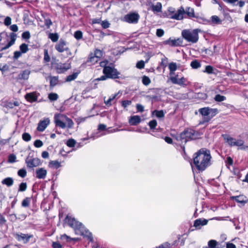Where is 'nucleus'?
Instances as JSON below:
<instances>
[{"label": "nucleus", "mask_w": 248, "mask_h": 248, "mask_svg": "<svg viewBox=\"0 0 248 248\" xmlns=\"http://www.w3.org/2000/svg\"><path fill=\"white\" fill-rule=\"evenodd\" d=\"M212 156L209 150L202 148L195 153L193 155V162L199 171L202 172L211 165Z\"/></svg>", "instance_id": "f257e3e1"}, {"label": "nucleus", "mask_w": 248, "mask_h": 248, "mask_svg": "<svg viewBox=\"0 0 248 248\" xmlns=\"http://www.w3.org/2000/svg\"><path fill=\"white\" fill-rule=\"evenodd\" d=\"M168 17L177 20H182L184 18H198L195 15L194 8L191 7H186L185 9L181 6L176 11L174 8L170 7L168 9Z\"/></svg>", "instance_id": "f03ea898"}, {"label": "nucleus", "mask_w": 248, "mask_h": 248, "mask_svg": "<svg viewBox=\"0 0 248 248\" xmlns=\"http://www.w3.org/2000/svg\"><path fill=\"white\" fill-rule=\"evenodd\" d=\"M200 136L201 134L198 131L192 128L187 127L180 134L173 136V137L174 140L180 142L182 144L181 148L184 155H186L185 144L189 141L199 139Z\"/></svg>", "instance_id": "7ed1b4c3"}, {"label": "nucleus", "mask_w": 248, "mask_h": 248, "mask_svg": "<svg viewBox=\"0 0 248 248\" xmlns=\"http://www.w3.org/2000/svg\"><path fill=\"white\" fill-rule=\"evenodd\" d=\"M65 222L74 230L76 234L84 235L85 230L84 225L81 222L76 220L75 218L67 216L65 218Z\"/></svg>", "instance_id": "20e7f679"}, {"label": "nucleus", "mask_w": 248, "mask_h": 248, "mask_svg": "<svg viewBox=\"0 0 248 248\" xmlns=\"http://www.w3.org/2000/svg\"><path fill=\"white\" fill-rule=\"evenodd\" d=\"M54 118L55 125L62 129H64L66 127V123L63 122V120H65L68 128H71L74 125L72 120L64 114L61 113L56 114Z\"/></svg>", "instance_id": "39448f33"}, {"label": "nucleus", "mask_w": 248, "mask_h": 248, "mask_svg": "<svg viewBox=\"0 0 248 248\" xmlns=\"http://www.w3.org/2000/svg\"><path fill=\"white\" fill-rule=\"evenodd\" d=\"M68 43L63 38H61L54 46L55 50L59 53H66V57L72 56V53L68 47Z\"/></svg>", "instance_id": "423d86ee"}, {"label": "nucleus", "mask_w": 248, "mask_h": 248, "mask_svg": "<svg viewBox=\"0 0 248 248\" xmlns=\"http://www.w3.org/2000/svg\"><path fill=\"white\" fill-rule=\"evenodd\" d=\"M199 30L194 29L192 31L184 30L182 31V36L186 41L196 43L199 40Z\"/></svg>", "instance_id": "0eeeda50"}, {"label": "nucleus", "mask_w": 248, "mask_h": 248, "mask_svg": "<svg viewBox=\"0 0 248 248\" xmlns=\"http://www.w3.org/2000/svg\"><path fill=\"white\" fill-rule=\"evenodd\" d=\"M103 74H106L110 79H117L120 78V73L116 69L111 63L108 66L104 67L103 70Z\"/></svg>", "instance_id": "6e6552de"}, {"label": "nucleus", "mask_w": 248, "mask_h": 248, "mask_svg": "<svg viewBox=\"0 0 248 248\" xmlns=\"http://www.w3.org/2000/svg\"><path fill=\"white\" fill-rule=\"evenodd\" d=\"M222 137L225 141V142L227 143L230 146H242L244 144V141L241 139L236 140L235 139L231 137L228 134H222Z\"/></svg>", "instance_id": "1a4fd4ad"}, {"label": "nucleus", "mask_w": 248, "mask_h": 248, "mask_svg": "<svg viewBox=\"0 0 248 248\" xmlns=\"http://www.w3.org/2000/svg\"><path fill=\"white\" fill-rule=\"evenodd\" d=\"M178 75L173 77L170 76V79L173 84L178 85L182 87H186L190 84L187 78L182 77L178 78Z\"/></svg>", "instance_id": "9d476101"}, {"label": "nucleus", "mask_w": 248, "mask_h": 248, "mask_svg": "<svg viewBox=\"0 0 248 248\" xmlns=\"http://www.w3.org/2000/svg\"><path fill=\"white\" fill-rule=\"evenodd\" d=\"M124 21L130 24H136L140 19V15L136 13H130L124 16Z\"/></svg>", "instance_id": "9b49d317"}, {"label": "nucleus", "mask_w": 248, "mask_h": 248, "mask_svg": "<svg viewBox=\"0 0 248 248\" xmlns=\"http://www.w3.org/2000/svg\"><path fill=\"white\" fill-rule=\"evenodd\" d=\"M14 237L18 241L22 242L24 244H26L30 241L31 238L33 237V235L20 232L15 234Z\"/></svg>", "instance_id": "f8f14e48"}, {"label": "nucleus", "mask_w": 248, "mask_h": 248, "mask_svg": "<svg viewBox=\"0 0 248 248\" xmlns=\"http://www.w3.org/2000/svg\"><path fill=\"white\" fill-rule=\"evenodd\" d=\"M70 67V64L66 63H56L54 65V68L58 74L64 73Z\"/></svg>", "instance_id": "ddd939ff"}, {"label": "nucleus", "mask_w": 248, "mask_h": 248, "mask_svg": "<svg viewBox=\"0 0 248 248\" xmlns=\"http://www.w3.org/2000/svg\"><path fill=\"white\" fill-rule=\"evenodd\" d=\"M26 163L28 168H32L39 166L41 162L40 160L38 158L27 157L26 159Z\"/></svg>", "instance_id": "4468645a"}, {"label": "nucleus", "mask_w": 248, "mask_h": 248, "mask_svg": "<svg viewBox=\"0 0 248 248\" xmlns=\"http://www.w3.org/2000/svg\"><path fill=\"white\" fill-rule=\"evenodd\" d=\"M40 93L36 92H33L29 93H27L25 95V98L27 101L33 103L37 101L38 96Z\"/></svg>", "instance_id": "2eb2a0df"}, {"label": "nucleus", "mask_w": 248, "mask_h": 248, "mask_svg": "<svg viewBox=\"0 0 248 248\" xmlns=\"http://www.w3.org/2000/svg\"><path fill=\"white\" fill-rule=\"evenodd\" d=\"M232 200L235 201L236 202L240 203L242 205H244L248 202V198L244 195L231 197Z\"/></svg>", "instance_id": "dca6fc26"}, {"label": "nucleus", "mask_w": 248, "mask_h": 248, "mask_svg": "<svg viewBox=\"0 0 248 248\" xmlns=\"http://www.w3.org/2000/svg\"><path fill=\"white\" fill-rule=\"evenodd\" d=\"M49 118H46L43 121H40L38 124L37 130L40 132L44 131L49 124Z\"/></svg>", "instance_id": "f3484780"}, {"label": "nucleus", "mask_w": 248, "mask_h": 248, "mask_svg": "<svg viewBox=\"0 0 248 248\" xmlns=\"http://www.w3.org/2000/svg\"><path fill=\"white\" fill-rule=\"evenodd\" d=\"M10 41L5 46L1 49V50H4L8 49L15 44L16 38V34L15 32H11L10 33Z\"/></svg>", "instance_id": "a211bd4d"}, {"label": "nucleus", "mask_w": 248, "mask_h": 248, "mask_svg": "<svg viewBox=\"0 0 248 248\" xmlns=\"http://www.w3.org/2000/svg\"><path fill=\"white\" fill-rule=\"evenodd\" d=\"M208 222V220L204 218H198L196 219L194 222V226L197 229H200L201 226L206 225Z\"/></svg>", "instance_id": "6ab92c4d"}, {"label": "nucleus", "mask_w": 248, "mask_h": 248, "mask_svg": "<svg viewBox=\"0 0 248 248\" xmlns=\"http://www.w3.org/2000/svg\"><path fill=\"white\" fill-rule=\"evenodd\" d=\"M46 174L47 170L43 168H39L36 170V177L38 179H45Z\"/></svg>", "instance_id": "aec40b11"}, {"label": "nucleus", "mask_w": 248, "mask_h": 248, "mask_svg": "<svg viewBox=\"0 0 248 248\" xmlns=\"http://www.w3.org/2000/svg\"><path fill=\"white\" fill-rule=\"evenodd\" d=\"M100 60L95 56L93 53L91 52L88 56L86 61V63H89L90 65H94L97 63Z\"/></svg>", "instance_id": "412c9836"}, {"label": "nucleus", "mask_w": 248, "mask_h": 248, "mask_svg": "<svg viewBox=\"0 0 248 248\" xmlns=\"http://www.w3.org/2000/svg\"><path fill=\"white\" fill-rule=\"evenodd\" d=\"M141 122V118L138 115L131 116L129 119V123L131 125H137Z\"/></svg>", "instance_id": "4be33fe9"}, {"label": "nucleus", "mask_w": 248, "mask_h": 248, "mask_svg": "<svg viewBox=\"0 0 248 248\" xmlns=\"http://www.w3.org/2000/svg\"><path fill=\"white\" fill-rule=\"evenodd\" d=\"M30 71L28 69H26L22 71L18 75L17 79L20 80H27L29 78L30 74Z\"/></svg>", "instance_id": "5701e85b"}, {"label": "nucleus", "mask_w": 248, "mask_h": 248, "mask_svg": "<svg viewBox=\"0 0 248 248\" xmlns=\"http://www.w3.org/2000/svg\"><path fill=\"white\" fill-rule=\"evenodd\" d=\"M44 19V23L47 29H49L50 26L52 25V22L49 17V15L45 14L42 15Z\"/></svg>", "instance_id": "b1692460"}, {"label": "nucleus", "mask_w": 248, "mask_h": 248, "mask_svg": "<svg viewBox=\"0 0 248 248\" xmlns=\"http://www.w3.org/2000/svg\"><path fill=\"white\" fill-rule=\"evenodd\" d=\"M1 183L8 187H10L14 184V179L12 177H6L2 180Z\"/></svg>", "instance_id": "393cba45"}, {"label": "nucleus", "mask_w": 248, "mask_h": 248, "mask_svg": "<svg viewBox=\"0 0 248 248\" xmlns=\"http://www.w3.org/2000/svg\"><path fill=\"white\" fill-rule=\"evenodd\" d=\"M50 85L49 86L50 88H53L57 84H58L59 82V78L58 76H50Z\"/></svg>", "instance_id": "a878e982"}, {"label": "nucleus", "mask_w": 248, "mask_h": 248, "mask_svg": "<svg viewBox=\"0 0 248 248\" xmlns=\"http://www.w3.org/2000/svg\"><path fill=\"white\" fill-rule=\"evenodd\" d=\"M162 4L160 2L156 3L155 5L152 4L151 6L152 10L154 12L159 13L162 11Z\"/></svg>", "instance_id": "bb28decb"}, {"label": "nucleus", "mask_w": 248, "mask_h": 248, "mask_svg": "<svg viewBox=\"0 0 248 248\" xmlns=\"http://www.w3.org/2000/svg\"><path fill=\"white\" fill-rule=\"evenodd\" d=\"M168 67L170 70V75H174V72L177 69V66L175 62H171L169 64Z\"/></svg>", "instance_id": "cd10ccee"}, {"label": "nucleus", "mask_w": 248, "mask_h": 248, "mask_svg": "<svg viewBox=\"0 0 248 248\" xmlns=\"http://www.w3.org/2000/svg\"><path fill=\"white\" fill-rule=\"evenodd\" d=\"M199 112L203 116H208L210 114V108L205 107L199 109Z\"/></svg>", "instance_id": "c85d7f7f"}, {"label": "nucleus", "mask_w": 248, "mask_h": 248, "mask_svg": "<svg viewBox=\"0 0 248 248\" xmlns=\"http://www.w3.org/2000/svg\"><path fill=\"white\" fill-rule=\"evenodd\" d=\"M48 37L53 43H56L59 40V35L58 33H49Z\"/></svg>", "instance_id": "c756f323"}, {"label": "nucleus", "mask_w": 248, "mask_h": 248, "mask_svg": "<svg viewBox=\"0 0 248 248\" xmlns=\"http://www.w3.org/2000/svg\"><path fill=\"white\" fill-rule=\"evenodd\" d=\"M181 41L179 39L177 40H171L170 39H169L168 40L166 41L167 44H168L169 45L172 46H179L181 45Z\"/></svg>", "instance_id": "7c9ffc66"}, {"label": "nucleus", "mask_w": 248, "mask_h": 248, "mask_svg": "<svg viewBox=\"0 0 248 248\" xmlns=\"http://www.w3.org/2000/svg\"><path fill=\"white\" fill-rule=\"evenodd\" d=\"M19 105V103L17 101L14 102L7 101L4 103V106L7 108H13L14 107L18 106Z\"/></svg>", "instance_id": "2f4dec72"}, {"label": "nucleus", "mask_w": 248, "mask_h": 248, "mask_svg": "<svg viewBox=\"0 0 248 248\" xmlns=\"http://www.w3.org/2000/svg\"><path fill=\"white\" fill-rule=\"evenodd\" d=\"M49 166L56 169L59 168L61 165V163L57 160H52L49 162Z\"/></svg>", "instance_id": "473e14b6"}, {"label": "nucleus", "mask_w": 248, "mask_h": 248, "mask_svg": "<svg viewBox=\"0 0 248 248\" xmlns=\"http://www.w3.org/2000/svg\"><path fill=\"white\" fill-rule=\"evenodd\" d=\"M79 73V72H75L71 75H69L66 77L65 81L67 82H70L75 80L78 77Z\"/></svg>", "instance_id": "72a5a7b5"}, {"label": "nucleus", "mask_w": 248, "mask_h": 248, "mask_svg": "<svg viewBox=\"0 0 248 248\" xmlns=\"http://www.w3.org/2000/svg\"><path fill=\"white\" fill-rule=\"evenodd\" d=\"M28 187L26 182L21 183L18 186V192H23L25 191Z\"/></svg>", "instance_id": "f704fd0d"}, {"label": "nucleus", "mask_w": 248, "mask_h": 248, "mask_svg": "<svg viewBox=\"0 0 248 248\" xmlns=\"http://www.w3.org/2000/svg\"><path fill=\"white\" fill-rule=\"evenodd\" d=\"M218 112V110L217 108H210V113L212 114L211 117L209 118H205L203 122H208L212 117L215 116Z\"/></svg>", "instance_id": "c9c22d12"}, {"label": "nucleus", "mask_w": 248, "mask_h": 248, "mask_svg": "<svg viewBox=\"0 0 248 248\" xmlns=\"http://www.w3.org/2000/svg\"><path fill=\"white\" fill-rule=\"evenodd\" d=\"M31 197H26L21 202V206L23 207H28L30 206Z\"/></svg>", "instance_id": "e433bc0d"}, {"label": "nucleus", "mask_w": 248, "mask_h": 248, "mask_svg": "<svg viewBox=\"0 0 248 248\" xmlns=\"http://www.w3.org/2000/svg\"><path fill=\"white\" fill-rule=\"evenodd\" d=\"M211 22L214 24H221L222 20L217 16H212L211 17Z\"/></svg>", "instance_id": "4c0bfd02"}, {"label": "nucleus", "mask_w": 248, "mask_h": 248, "mask_svg": "<svg viewBox=\"0 0 248 248\" xmlns=\"http://www.w3.org/2000/svg\"><path fill=\"white\" fill-rule=\"evenodd\" d=\"M19 49L22 53H26L29 50L28 45L25 43H23L20 45Z\"/></svg>", "instance_id": "58836bf2"}, {"label": "nucleus", "mask_w": 248, "mask_h": 248, "mask_svg": "<svg viewBox=\"0 0 248 248\" xmlns=\"http://www.w3.org/2000/svg\"><path fill=\"white\" fill-rule=\"evenodd\" d=\"M190 66L193 69H197L201 67V64L198 60H194L191 62Z\"/></svg>", "instance_id": "ea45409f"}, {"label": "nucleus", "mask_w": 248, "mask_h": 248, "mask_svg": "<svg viewBox=\"0 0 248 248\" xmlns=\"http://www.w3.org/2000/svg\"><path fill=\"white\" fill-rule=\"evenodd\" d=\"M61 239H66L67 242H70L71 241H77L78 240V238H71L69 236L65 234L62 235L61 236Z\"/></svg>", "instance_id": "a19ab883"}, {"label": "nucleus", "mask_w": 248, "mask_h": 248, "mask_svg": "<svg viewBox=\"0 0 248 248\" xmlns=\"http://www.w3.org/2000/svg\"><path fill=\"white\" fill-rule=\"evenodd\" d=\"M151 79L148 77L146 76H143L142 77V83L144 85L148 86L151 83Z\"/></svg>", "instance_id": "79ce46f5"}, {"label": "nucleus", "mask_w": 248, "mask_h": 248, "mask_svg": "<svg viewBox=\"0 0 248 248\" xmlns=\"http://www.w3.org/2000/svg\"><path fill=\"white\" fill-rule=\"evenodd\" d=\"M93 54L99 60H100V59L103 57V52L102 50L96 48L94 50Z\"/></svg>", "instance_id": "37998d69"}, {"label": "nucleus", "mask_w": 248, "mask_h": 248, "mask_svg": "<svg viewBox=\"0 0 248 248\" xmlns=\"http://www.w3.org/2000/svg\"><path fill=\"white\" fill-rule=\"evenodd\" d=\"M48 98L50 101H54L58 99L59 96L56 93H51L48 94Z\"/></svg>", "instance_id": "c03bdc74"}, {"label": "nucleus", "mask_w": 248, "mask_h": 248, "mask_svg": "<svg viewBox=\"0 0 248 248\" xmlns=\"http://www.w3.org/2000/svg\"><path fill=\"white\" fill-rule=\"evenodd\" d=\"M44 61L45 62H48L50 61V58L49 55L48 50L46 49H45L44 51Z\"/></svg>", "instance_id": "a18cd8bd"}, {"label": "nucleus", "mask_w": 248, "mask_h": 248, "mask_svg": "<svg viewBox=\"0 0 248 248\" xmlns=\"http://www.w3.org/2000/svg\"><path fill=\"white\" fill-rule=\"evenodd\" d=\"M214 99L217 102H222L226 99V97L225 96L221 95L220 94H217L214 97Z\"/></svg>", "instance_id": "49530a36"}, {"label": "nucleus", "mask_w": 248, "mask_h": 248, "mask_svg": "<svg viewBox=\"0 0 248 248\" xmlns=\"http://www.w3.org/2000/svg\"><path fill=\"white\" fill-rule=\"evenodd\" d=\"M27 171L24 169H21L18 170L17 171V174L19 176L21 177V178H24L27 175Z\"/></svg>", "instance_id": "de8ad7c7"}, {"label": "nucleus", "mask_w": 248, "mask_h": 248, "mask_svg": "<svg viewBox=\"0 0 248 248\" xmlns=\"http://www.w3.org/2000/svg\"><path fill=\"white\" fill-rule=\"evenodd\" d=\"M16 157L14 154H10L8 155V162L10 163H13L16 161Z\"/></svg>", "instance_id": "09e8293b"}, {"label": "nucleus", "mask_w": 248, "mask_h": 248, "mask_svg": "<svg viewBox=\"0 0 248 248\" xmlns=\"http://www.w3.org/2000/svg\"><path fill=\"white\" fill-rule=\"evenodd\" d=\"M217 243L215 240H211L208 242L209 248H216Z\"/></svg>", "instance_id": "8fccbe9b"}, {"label": "nucleus", "mask_w": 248, "mask_h": 248, "mask_svg": "<svg viewBox=\"0 0 248 248\" xmlns=\"http://www.w3.org/2000/svg\"><path fill=\"white\" fill-rule=\"evenodd\" d=\"M76 142L73 139H69L66 142V145L69 147H74L76 145Z\"/></svg>", "instance_id": "3c124183"}, {"label": "nucleus", "mask_w": 248, "mask_h": 248, "mask_svg": "<svg viewBox=\"0 0 248 248\" xmlns=\"http://www.w3.org/2000/svg\"><path fill=\"white\" fill-rule=\"evenodd\" d=\"M74 37L77 40H80L82 38L83 33L80 31H77L74 33Z\"/></svg>", "instance_id": "603ef678"}, {"label": "nucleus", "mask_w": 248, "mask_h": 248, "mask_svg": "<svg viewBox=\"0 0 248 248\" xmlns=\"http://www.w3.org/2000/svg\"><path fill=\"white\" fill-rule=\"evenodd\" d=\"M22 139L25 141H29L31 140V136L28 133L25 132L22 134Z\"/></svg>", "instance_id": "864d4df0"}, {"label": "nucleus", "mask_w": 248, "mask_h": 248, "mask_svg": "<svg viewBox=\"0 0 248 248\" xmlns=\"http://www.w3.org/2000/svg\"><path fill=\"white\" fill-rule=\"evenodd\" d=\"M149 126L151 129H154L157 126V122L155 120H152L149 123Z\"/></svg>", "instance_id": "5fc2aeb1"}, {"label": "nucleus", "mask_w": 248, "mask_h": 248, "mask_svg": "<svg viewBox=\"0 0 248 248\" xmlns=\"http://www.w3.org/2000/svg\"><path fill=\"white\" fill-rule=\"evenodd\" d=\"M155 116L158 118H162L164 116V113L162 110H155L154 111Z\"/></svg>", "instance_id": "6e6d98bb"}, {"label": "nucleus", "mask_w": 248, "mask_h": 248, "mask_svg": "<svg viewBox=\"0 0 248 248\" xmlns=\"http://www.w3.org/2000/svg\"><path fill=\"white\" fill-rule=\"evenodd\" d=\"M21 37L23 39H29L31 38V34L29 31H26L22 33Z\"/></svg>", "instance_id": "4d7b16f0"}, {"label": "nucleus", "mask_w": 248, "mask_h": 248, "mask_svg": "<svg viewBox=\"0 0 248 248\" xmlns=\"http://www.w3.org/2000/svg\"><path fill=\"white\" fill-rule=\"evenodd\" d=\"M9 219L12 222H15L17 219V217L15 214H11L9 216Z\"/></svg>", "instance_id": "13d9d810"}, {"label": "nucleus", "mask_w": 248, "mask_h": 248, "mask_svg": "<svg viewBox=\"0 0 248 248\" xmlns=\"http://www.w3.org/2000/svg\"><path fill=\"white\" fill-rule=\"evenodd\" d=\"M214 68L211 65H207L205 67L204 72H206L208 74H212L213 73Z\"/></svg>", "instance_id": "bf43d9fd"}, {"label": "nucleus", "mask_w": 248, "mask_h": 248, "mask_svg": "<svg viewBox=\"0 0 248 248\" xmlns=\"http://www.w3.org/2000/svg\"><path fill=\"white\" fill-rule=\"evenodd\" d=\"M145 66V62L141 60L139 61L136 64V67L138 69H143Z\"/></svg>", "instance_id": "052dcab7"}, {"label": "nucleus", "mask_w": 248, "mask_h": 248, "mask_svg": "<svg viewBox=\"0 0 248 248\" xmlns=\"http://www.w3.org/2000/svg\"><path fill=\"white\" fill-rule=\"evenodd\" d=\"M43 145V142L40 140H37L34 142V146L36 148H40Z\"/></svg>", "instance_id": "680f3d73"}, {"label": "nucleus", "mask_w": 248, "mask_h": 248, "mask_svg": "<svg viewBox=\"0 0 248 248\" xmlns=\"http://www.w3.org/2000/svg\"><path fill=\"white\" fill-rule=\"evenodd\" d=\"M101 25L103 29L108 28L110 26V23L107 20L102 21L101 23Z\"/></svg>", "instance_id": "e2e57ef3"}, {"label": "nucleus", "mask_w": 248, "mask_h": 248, "mask_svg": "<svg viewBox=\"0 0 248 248\" xmlns=\"http://www.w3.org/2000/svg\"><path fill=\"white\" fill-rule=\"evenodd\" d=\"M132 104V101L131 100H123L122 101V106L124 108H125L128 106Z\"/></svg>", "instance_id": "0e129e2a"}, {"label": "nucleus", "mask_w": 248, "mask_h": 248, "mask_svg": "<svg viewBox=\"0 0 248 248\" xmlns=\"http://www.w3.org/2000/svg\"><path fill=\"white\" fill-rule=\"evenodd\" d=\"M7 222L6 219L3 217V216L0 213V225L3 226L6 224Z\"/></svg>", "instance_id": "69168bd1"}, {"label": "nucleus", "mask_w": 248, "mask_h": 248, "mask_svg": "<svg viewBox=\"0 0 248 248\" xmlns=\"http://www.w3.org/2000/svg\"><path fill=\"white\" fill-rule=\"evenodd\" d=\"M22 54V53L20 51H16L14 53L13 59L16 60L19 58Z\"/></svg>", "instance_id": "338daca9"}, {"label": "nucleus", "mask_w": 248, "mask_h": 248, "mask_svg": "<svg viewBox=\"0 0 248 248\" xmlns=\"http://www.w3.org/2000/svg\"><path fill=\"white\" fill-rule=\"evenodd\" d=\"M52 247L53 248H62V245L58 242H54L52 243Z\"/></svg>", "instance_id": "774afa93"}]
</instances>
